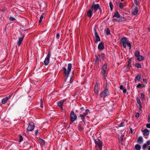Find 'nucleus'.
I'll list each match as a JSON object with an SVG mask.
<instances>
[{
  "label": "nucleus",
  "mask_w": 150,
  "mask_h": 150,
  "mask_svg": "<svg viewBox=\"0 0 150 150\" xmlns=\"http://www.w3.org/2000/svg\"><path fill=\"white\" fill-rule=\"evenodd\" d=\"M71 65L72 64H68L67 69L64 67H63V70H64V74L65 78V81L67 78L68 77L69 75L71 69L72 67Z\"/></svg>",
  "instance_id": "obj_1"
},
{
  "label": "nucleus",
  "mask_w": 150,
  "mask_h": 150,
  "mask_svg": "<svg viewBox=\"0 0 150 150\" xmlns=\"http://www.w3.org/2000/svg\"><path fill=\"white\" fill-rule=\"evenodd\" d=\"M105 57V55L103 53H101L100 54H98L95 55V62L98 61L102 62L103 60V58Z\"/></svg>",
  "instance_id": "obj_2"
},
{
  "label": "nucleus",
  "mask_w": 150,
  "mask_h": 150,
  "mask_svg": "<svg viewBox=\"0 0 150 150\" xmlns=\"http://www.w3.org/2000/svg\"><path fill=\"white\" fill-rule=\"evenodd\" d=\"M107 71V65L106 64H104L102 67L101 73L104 79H105V74Z\"/></svg>",
  "instance_id": "obj_3"
},
{
  "label": "nucleus",
  "mask_w": 150,
  "mask_h": 150,
  "mask_svg": "<svg viewBox=\"0 0 150 150\" xmlns=\"http://www.w3.org/2000/svg\"><path fill=\"white\" fill-rule=\"evenodd\" d=\"M94 142L96 145V148L97 150L98 149H101L102 147V142L99 139L95 140Z\"/></svg>",
  "instance_id": "obj_4"
},
{
  "label": "nucleus",
  "mask_w": 150,
  "mask_h": 150,
  "mask_svg": "<svg viewBox=\"0 0 150 150\" xmlns=\"http://www.w3.org/2000/svg\"><path fill=\"white\" fill-rule=\"evenodd\" d=\"M91 9L92 10L93 13L96 12L97 10L99 9L100 10V6L98 4H93L91 8Z\"/></svg>",
  "instance_id": "obj_5"
},
{
  "label": "nucleus",
  "mask_w": 150,
  "mask_h": 150,
  "mask_svg": "<svg viewBox=\"0 0 150 150\" xmlns=\"http://www.w3.org/2000/svg\"><path fill=\"white\" fill-rule=\"evenodd\" d=\"M109 95V92L108 89H106L102 91L100 94V96L101 97L104 98Z\"/></svg>",
  "instance_id": "obj_6"
},
{
  "label": "nucleus",
  "mask_w": 150,
  "mask_h": 150,
  "mask_svg": "<svg viewBox=\"0 0 150 150\" xmlns=\"http://www.w3.org/2000/svg\"><path fill=\"white\" fill-rule=\"evenodd\" d=\"M94 32L95 38V42H98L100 40V39L98 34L97 32L96 29L95 27L94 28Z\"/></svg>",
  "instance_id": "obj_7"
},
{
  "label": "nucleus",
  "mask_w": 150,
  "mask_h": 150,
  "mask_svg": "<svg viewBox=\"0 0 150 150\" xmlns=\"http://www.w3.org/2000/svg\"><path fill=\"white\" fill-rule=\"evenodd\" d=\"M77 116L73 111H71L70 113L71 120L72 122L74 121L76 119Z\"/></svg>",
  "instance_id": "obj_8"
},
{
  "label": "nucleus",
  "mask_w": 150,
  "mask_h": 150,
  "mask_svg": "<svg viewBox=\"0 0 150 150\" xmlns=\"http://www.w3.org/2000/svg\"><path fill=\"white\" fill-rule=\"evenodd\" d=\"M132 13L134 15H137L138 13V10L137 8L135 6H133L132 7Z\"/></svg>",
  "instance_id": "obj_9"
},
{
  "label": "nucleus",
  "mask_w": 150,
  "mask_h": 150,
  "mask_svg": "<svg viewBox=\"0 0 150 150\" xmlns=\"http://www.w3.org/2000/svg\"><path fill=\"white\" fill-rule=\"evenodd\" d=\"M50 55L51 54L50 52H49L44 62V64L45 65H46L49 63Z\"/></svg>",
  "instance_id": "obj_10"
},
{
  "label": "nucleus",
  "mask_w": 150,
  "mask_h": 150,
  "mask_svg": "<svg viewBox=\"0 0 150 150\" xmlns=\"http://www.w3.org/2000/svg\"><path fill=\"white\" fill-rule=\"evenodd\" d=\"M34 127L35 126L34 123L31 122L30 123L27 128V130L29 131H32L34 129Z\"/></svg>",
  "instance_id": "obj_11"
},
{
  "label": "nucleus",
  "mask_w": 150,
  "mask_h": 150,
  "mask_svg": "<svg viewBox=\"0 0 150 150\" xmlns=\"http://www.w3.org/2000/svg\"><path fill=\"white\" fill-rule=\"evenodd\" d=\"M126 40L127 39L125 38H123L121 40V42L125 48L126 47V44L127 43Z\"/></svg>",
  "instance_id": "obj_12"
},
{
  "label": "nucleus",
  "mask_w": 150,
  "mask_h": 150,
  "mask_svg": "<svg viewBox=\"0 0 150 150\" xmlns=\"http://www.w3.org/2000/svg\"><path fill=\"white\" fill-rule=\"evenodd\" d=\"M94 91L95 94L97 95L98 93V83H96L94 86Z\"/></svg>",
  "instance_id": "obj_13"
},
{
  "label": "nucleus",
  "mask_w": 150,
  "mask_h": 150,
  "mask_svg": "<svg viewBox=\"0 0 150 150\" xmlns=\"http://www.w3.org/2000/svg\"><path fill=\"white\" fill-rule=\"evenodd\" d=\"M24 37V35H23L22 37L19 38H18V40L17 42L18 45V46H20L23 40Z\"/></svg>",
  "instance_id": "obj_14"
},
{
  "label": "nucleus",
  "mask_w": 150,
  "mask_h": 150,
  "mask_svg": "<svg viewBox=\"0 0 150 150\" xmlns=\"http://www.w3.org/2000/svg\"><path fill=\"white\" fill-rule=\"evenodd\" d=\"M11 98L10 96H9L8 97H6L5 98H3L1 100V102L3 104H5Z\"/></svg>",
  "instance_id": "obj_15"
},
{
  "label": "nucleus",
  "mask_w": 150,
  "mask_h": 150,
  "mask_svg": "<svg viewBox=\"0 0 150 150\" xmlns=\"http://www.w3.org/2000/svg\"><path fill=\"white\" fill-rule=\"evenodd\" d=\"M94 13L92 10L91 9L87 11V15L89 18H91L93 14Z\"/></svg>",
  "instance_id": "obj_16"
},
{
  "label": "nucleus",
  "mask_w": 150,
  "mask_h": 150,
  "mask_svg": "<svg viewBox=\"0 0 150 150\" xmlns=\"http://www.w3.org/2000/svg\"><path fill=\"white\" fill-rule=\"evenodd\" d=\"M142 132H143V135L144 136H148L149 134V130L147 129H144L142 130Z\"/></svg>",
  "instance_id": "obj_17"
},
{
  "label": "nucleus",
  "mask_w": 150,
  "mask_h": 150,
  "mask_svg": "<svg viewBox=\"0 0 150 150\" xmlns=\"http://www.w3.org/2000/svg\"><path fill=\"white\" fill-rule=\"evenodd\" d=\"M143 139L142 137H139L137 140V142L139 144H141L143 142Z\"/></svg>",
  "instance_id": "obj_18"
},
{
  "label": "nucleus",
  "mask_w": 150,
  "mask_h": 150,
  "mask_svg": "<svg viewBox=\"0 0 150 150\" xmlns=\"http://www.w3.org/2000/svg\"><path fill=\"white\" fill-rule=\"evenodd\" d=\"M98 48L101 50H103L104 48V46L102 42H100L98 46Z\"/></svg>",
  "instance_id": "obj_19"
},
{
  "label": "nucleus",
  "mask_w": 150,
  "mask_h": 150,
  "mask_svg": "<svg viewBox=\"0 0 150 150\" xmlns=\"http://www.w3.org/2000/svg\"><path fill=\"white\" fill-rule=\"evenodd\" d=\"M137 59L139 61H142L144 59V58L141 55H139L137 56Z\"/></svg>",
  "instance_id": "obj_20"
},
{
  "label": "nucleus",
  "mask_w": 150,
  "mask_h": 150,
  "mask_svg": "<svg viewBox=\"0 0 150 150\" xmlns=\"http://www.w3.org/2000/svg\"><path fill=\"white\" fill-rule=\"evenodd\" d=\"M119 19L117 20V21L118 22H121L124 21L126 20V19L124 17L120 16L119 18Z\"/></svg>",
  "instance_id": "obj_21"
},
{
  "label": "nucleus",
  "mask_w": 150,
  "mask_h": 150,
  "mask_svg": "<svg viewBox=\"0 0 150 150\" xmlns=\"http://www.w3.org/2000/svg\"><path fill=\"white\" fill-rule=\"evenodd\" d=\"M63 101H58L57 103V104L60 107H61L62 108V107L63 106Z\"/></svg>",
  "instance_id": "obj_22"
},
{
  "label": "nucleus",
  "mask_w": 150,
  "mask_h": 150,
  "mask_svg": "<svg viewBox=\"0 0 150 150\" xmlns=\"http://www.w3.org/2000/svg\"><path fill=\"white\" fill-rule=\"evenodd\" d=\"M88 113H90V110L88 109H87L86 110L85 112L83 114H81L82 115L84 116H86L88 114Z\"/></svg>",
  "instance_id": "obj_23"
},
{
  "label": "nucleus",
  "mask_w": 150,
  "mask_h": 150,
  "mask_svg": "<svg viewBox=\"0 0 150 150\" xmlns=\"http://www.w3.org/2000/svg\"><path fill=\"white\" fill-rule=\"evenodd\" d=\"M120 15L118 12L117 11L115 13L114 15L113 16V17H116L117 18L120 17Z\"/></svg>",
  "instance_id": "obj_24"
},
{
  "label": "nucleus",
  "mask_w": 150,
  "mask_h": 150,
  "mask_svg": "<svg viewBox=\"0 0 150 150\" xmlns=\"http://www.w3.org/2000/svg\"><path fill=\"white\" fill-rule=\"evenodd\" d=\"M141 78V75H138L135 78V81H139Z\"/></svg>",
  "instance_id": "obj_25"
},
{
  "label": "nucleus",
  "mask_w": 150,
  "mask_h": 150,
  "mask_svg": "<svg viewBox=\"0 0 150 150\" xmlns=\"http://www.w3.org/2000/svg\"><path fill=\"white\" fill-rule=\"evenodd\" d=\"M135 147L136 150H140L141 149L140 145L138 144L136 145Z\"/></svg>",
  "instance_id": "obj_26"
},
{
  "label": "nucleus",
  "mask_w": 150,
  "mask_h": 150,
  "mask_svg": "<svg viewBox=\"0 0 150 150\" xmlns=\"http://www.w3.org/2000/svg\"><path fill=\"white\" fill-rule=\"evenodd\" d=\"M144 87L145 86L144 85H142L140 83H139L137 86V87L139 88L140 89H141L142 88Z\"/></svg>",
  "instance_id": "obj_27"
},
{
  "label": "nucleus",
  "mask_w": 150,
  "mask_h": 150,
  "mask_svg": "<svg viewBox=\"0 0 150 150\" xmlns=\"http://www.w3.org/2000/svg\"><path fill=\"white\" fill-rule=\"evenodd\" d=\"M139 52L138 51V50H137V51H136L135 53H134V55L135 56L137 57V56H138L139 55Z\"/></svg>",
  "instance_id": "obj_28"
},
{
  "label": "nucleus",
  "mask_w": 150,
  "mask_h": 150,
  "mask_svg": "<svg viewBox=\"0 0 150 150\" xmlns=\"http://www.w3.org/2000/svg\"><path fill=\"white\" fill-rule=\"evenodd\" d=\"M134 65L137 68H140L141 67V65L139 63H136L134 64Z\"/></svg>",
  "instance_id": "obj_29"
},
{
  "label": "nucleus",
  "mask_w": 150,
  "mask_h": 150,
  "mask_svg": "<svg viewBox=\"0 0 150 150\" xmlns=\"http://www.w3.org/2000/svg\"><path fill=\"white\" fill-rule=\"evenodd\" d=\"M105 32L106 34L109 35L110 34V31L108 28H107L106 30H105Z\"/></svg>",
  "instance_id": "obj_30"
},
{
  "label": "nucleus",
  "mask_w": 150,
  "mask_h": 150,
  "mask_svg": "<svg viewBox=\"0 0 150 150\" xmlns=\"http://www.w3.org/2000/svg\"><path fill=\"white\" fill-rule=\"evenodd\" d=\"M39 141L41 144L43 145H44L45 144L44 141V140H43L42 139H39Z\"/></svg>",
  "instance_id": "obj_31"
},
{
  "label": "nucleus",
  "mask_w": 150,
  "mask_h": 150,
  "mask_svg": "<svg viewBox=\"0 0 150 150\" xmlns=\"http://www.w3.org/2000/svg\"><path fill=\"white\" fill-rule=\"evenodd\" d=\"M125 126L124 123V122H122L120 123L119 125L118 126L119 127H123Z\"/></svg>",
  "instance_id": "obj_32"
},
{
  "label": "nucleus",
  "mask_w": 150,
  "mask_h": 150,
  "mask_svg": "<svg viewBox=\"0 0 150 150\" xmlns=\"http://www.w3.org/2000/svg\"><path fill=\"white\" fill-rule=\"evenodd\" d=\"M109 6L110 8V9L111 11L112 10L113 6L111 2L109 3Z\"/></svg>",
  "instance_id": "obj_33"
},
{
  "label": "nucleus",
  "mask_w": 150,
  "mask_h": 150,
  "mask_svg": "<svg viewBox=\"0 0 150 150\" xmlns=\"http://www.w3.org/2000/svg\"><path fill=\"white\" fill-rule=\"evenodd\" d=\"M80 117H81V119L83 121V122H84V120L85 119V116H83L82 115H81V114H80Z\"/></svg>",
  "instance_id": "obj_34"
},
{
  "label": "nucleus",
  "mask_w": 150,
  "mask_h": 150,
  "mask_svg": "<svg viewBox=\"0 0 150 150\" xmlns=\"http://www.w3.org/2000/svg\"><path fill=\"white\" fill-rule=\"evenodd\" d=\"M123 137H124V135H121V136L120 137V138L119 139V141L120 142H121L122 141V140L123 139Z\"/></svg>",
  "instance_id": "obj_35"
},
{
  "label": "nucleus",
  "mask_w": 150,
  "mask_h": 150,
  "mask_svg": "<svg viewBox=\"0 0 150 150\" xmlns=\"http://www.w3.org/2000/svg\"><path fill=\"white\" fill-rule=\"evenodd\" d=\"M123 7H124V6L123 5L122 3H120V5H119V7L120 8L122 9L123 8Z\"/></svg>",
  "instance_id": "obj_36"
},
{
  "label": "nucleus",
  "mask_w": 150,
  "mask_h": 150,
  "mask_svg": "<svg viewBox=\"0 0 150 150\" xmlns=\"http://www.w3.org/2000/svg\"><path fill=\"white\" fill-rule=\"evenodd\" d=\"M60 34H59V33H57V34H56V38L57 39H59V38H60Z\"/></svg>",
  "instance_id": "obj_37"
},
{
  "label": "nucleus",
  "mask_w": 150,
  "mask_h": 150,
  "mask_svg": "<svg viewBox=\"0 0 150 150\" xmlns=\"http://www.w3.org/2000/svg\"><path fill=\"white\" fill-rule=\"evenodd\" d=\"M19 138H20L19 142H21L23 140V138L22 137L21 135H20L19 136Z\"/></svg>",
  "instance_id": "obj_38"
},
{
  "label": "nucleus",
  "mask_w": 150,
  "mask_h": 150,
  "mask_svg": "<svg viewBox=\"0 0 150 150\" xmlns=\"http://www.w3.org/2000/svg\"><path fill=\"white\" fill-rule=\"evenodd\" d=\"M126 45L129 46V49H130L131 48V45L130 43L127 42L126 44Z\"/></svg>",
  "instance_id": "obj_39"
},
{
  "label": "nucleus",
  "mask_w": 150,
  "mask_h": 150,
  "mask_svg": "<svg viewBox=\"0 0 150 150\" xmlns=\"http://www.w3.org/2000/svg\"><path fill=\"white\" fill-rule=\"evenodd\" d=\"M147 146V144H144L143 145L142 148L143 149H144Z\"/></svg>",
  "instance_id": "obj_40"
},
{
  "label": "nucleus",
  "mask_w": 150,
  "mask_h": 150,
  "mask_svg": "<svg viewBox=\"0 0 150 150\" xmlns=\"http://www.w3.org/2000/svg\"><path fill=\"white\" fill-rule=\"evenodd\" d=\"M73 79H74V78L73 77V76H72L70 80V83H71V82H72V81H73Z\"/></svg>",
  "instance_id": "obj_41"
},
{
  "label": "nucleus",
  "mask_w": 150,
  "mask_h": 150,
  "mask_svg": "<svg viewBox=\"0 0 150 150\" xmlns=\"http://www.w3.org/2000/svg\"><path fill=\"white\" fill-rule=\"evenodd\" d=\"M9 19L11 21H13L15 20V18H14L11 17L9 18Z\"/></svg>",
  "instance_id": "obj_42"
},
{
  "label": "nucleus",
  "mask_w": 150,
  "mask_h": 150,
  "mask_svg": "<svg viewBox=\"0 0 150 150\" xmlns=\"http://www.w3.org/2000/svg\"><path fill=\"white\" fill-rule=\"evenodd\" d=\"M135 116L137 117H139V114L138 113H136L135 114Z\"/></svg>",
  "instance_id": "obj_43"
},
{
  "label": "nucleus",
  "mask_w": 150,
  "mask_h": 150,
  "mask_svg": "<svg viewBox=\"0 0 150 150\" xmlns=\"http://www.w3.org/2000/svg\"><path fill=\"white\" fill-rule=\"evenodd\" d=\"M40 106L42 108L43 107V102L42 101V99H41V104H40Z\"/></svg>",
  "instance_id": "obj_44"
},
{
  "label": "nucleus",
  "mask_w": 150,
  "mask_h": 150,
  "mask_svg": "<svg viewBox=\"0 0 150 150\" xmlns=\"http://www.w3.org/2000/svg\"><path fill=\"white\" fill-rule=\"evenodd\" d=\"M146 127L147 128H150V124H147L146 125Z\"/></svg>",
  "instance_id": "obj_45"
},
{
  "label": "nucleus",
  "mask_w": 150,
  "mask_h": 150,
  "mask_svg": "<svg viewBox=\"0 0 150 150\" xmlns=\"http://www.w3.org/2000/svg\"><path fill=\"white\" fill-rule=\"evenodd\" d=\"M134 1L135 4H136V5H138V3L137 1V0H134Z\"/></svg>",
  "instance_id": "obj_46"
},
{
  "label": "nucleus",
  "mask_w": 150,
  "mask_h": 150,
  "mask_svg": "<svg viewBox=\"0 0 150 150\" xmlns=\"http://www.w3.org/2000/svg\"><path fill=\"white\" fill-rule=\"evenodd\" d=\"M137 103L139 105L141 104V102L140 100L139 99H137Z\"/></svg>",
  "instance_id": "obj_47"
},
{
  "label": "nucleus",
  "mask_w": 150,
  "mask_h": 150,
  "mask_svg": "<svg viewBox=\"0 0 150 150\" xmlns=\"http://www.w3.org/2000/svg\"><path fill=\"white\" fill-rule=\"evenodd\" d=\"M144 95L143 93H142L141 94V97L142 98L144 99Z\"/></svg>",
  "instance_id": "obj_48"
},
{
  "label": "nucleus",
  "mask_w": 150,
  "mask_h": 150,
  "mask_svg": "<svg viewBox=\"0 0 150 150\" xmlns=\"http://www.w3.org/2000/svg\"><path fill=\"white\" fill-rule=\"evenodd\" d=\"M148 122L150 123V115H148Z\"/></svg>",
  "instance_id": "obj_49"
},
{
  "label": "nucleus",
  "mask_w": 150,
  "mask_h": 150,
  "mask_svg": "<svg viewBox=\"0 0 150 150\" xmlns=\"http://www.w3.org/2000/svg\"><path fill=\"white\" fill-rule=\"evenodd\" d=\"M120 88L121 89L123 90L124 89V87L122 85H121L120 86Z\"/></svg>",
  "instance_id": "obj_50"
},
{
  "label": "nucleus",
  "mask_w": 150,
  "mask_h": 150,
  "mask_svg": "<svg viewBox=\"0 0 150 150\" xmlns=\"http://www.w3.org/2000/svg\"><path fill=\"white\" fill-rule=\"evenodd\" d=\"M43 15H41V16H40V19L41 20H42V19L43 18Z\"/></svg>",
  "instance_id": "obj_51"
},
{
  "label": "nucleus",
  "mask_w": 150,
  "mask_h": 150,
  "mask_svg": "<svg viewBox=\"0 0 150 150\" xmlns=\"http://www.w3.org/2000/svg\"><path fill=\"white\" fill-rule=\"evenodd\" d=\"M123 91V92L124 93H125L126 92H127V90L126 89H123L122 90Z\"/></svg>",
  "instance_id": "obj_52"
},
{
  "label": "nucleus",
  "mask_w": 150,
  "mask_h": 150,
  "mask_svg": "<svg viewBox=\"0 0 150 150\" xmlns=\"http://www.w3.org/2000/svg\"><path fill=\"white\" fill-rule=\"evenodd\" d=\"M143 81L144 82L146 83V79H143Z\"/></svg>",
  "instance_id": "obj_53"
},
{
  "label": "nucleus",
  "mask_w": 150,
  "mask_h": 150,
  "mask_svg": "<svg viewBox=\"0 0 150 150\" xmlns=\"http://www.w3.org/2000/svg\"><path fill=\"white\" fill-rule=\"evenodd\" d=\"M147 143L148 145H150V141H148L147 142Z\"/></svg>",
  "instance_id": "obj_54"
},
{
  "label": "nucleus",
  "mask_w": 150,
  "mask_h": 150,
  "mask_svg": "<svg viewBox=\"0 0 150 150\" xmlns=\"http://www.w3.org/2000/svg\"><path fill=\"white\" fill-rule=\"evenodd\" d=\"M42 20H41L40 19L39 21V23H40L42 22Z\"/></svg>",
  "instance_id": "obj_55"
},
{
  "label": "nucleus",
  "mask_w": 150,
  "mask_h": 150,
  "mask_svg": "<svg viewBox=\"0 0 150 150\" xmlns=\"http://www.w3.org/2000/svg\"><path fill=\"white\" fill-rule=\"evenodd\" d=\"M139 106H140V110L141 109V108H142V107H141V105L140 104V105H139Z\"/></svg>",
  "instance_id": "obj_56"
},
{
  "label": "nucleus",
  "mask_w": 150,
  "mask_h": 150,
  "mask_svg": "<svg viewBox=\"0 0 150 150\" xmlns=\"http://www.w3.org/2000/svg\"><path fill=\"white\" fill-rule=\"evenodd\" d=\"M38 132V131L37 130H36V133H37Z\"/></svg>",
  "instance_id": "obj_57"
},
{
  "label": "nucleus",
  "mask_w": 150,
  "mask_h": 150,
  "mask_svg": "<svg viewBox=\"0 0 150 150\" xmlns=\"http://www.w3.org/2000/svg\"><path fill=\"white\" fill-rule=\"evenodd\" d=\"M148 150H150V146L149 147Z\"/></svg>",
  "instance_id": "obj_58"
},
{
  "label": "nucleus",
  "mask_w": 150,
  "mask_h": 150,
  "mask_svg": "<svg viewBox=\"0 0 150 150\" xmlns=\"http://www.w3.org/2000/svg\"><path fill=\"white\" fill-rule=\"evenodd\" d=\"M122 1H124V0H121Z\"/></svg>",
  "instance_id": "obj_59"
},
{
  "label": "nucleus",
  "mask_w": 150,
  "mask_h": 150,
  "mask_svg": "<svg viewBox=\"0 0 150 150\" xmlns=\"http://www.w3.org/2000/svg\"><path fill=\"white\" fill-rule=\"evenodd\" d=\"M131 130H132V129H131Z\"/></svg>",
  "instance_id": "obj_60"
}]
</instances>
